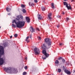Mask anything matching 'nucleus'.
Masks as SVG:
<instances>
[{
    "instance_id": "3c124183",
    "label": "nucleus",
    "mask_w": 75,
    "mask_h": 75,
    "mask_svg": "<svg viewBox=\"0 0 75 75\" xmlns=\"http://www.w3.org/2000/svg\"><path fill=\"white\" fill-rule=\"evenodd\" d=\"M63 68H64V66H63Z\"/></svg>"
},
{
    "instance_id": "72a5a7b5",
    "label": "nucleus",
    "mask_w": 75,
    "mask_h": 75,
    "mask_svg": "<svg viewBox=\"0 0 75 75\" xmlns=\"http://www.w3.org/2000/svg\"><path fill=\"white\" fill-rule=\"evenodd\" d=\"M57 18H60V17H61V16L59 15H58L57 16Z\"/></svg>"
},
{
    "instance_id": "6ab92c4d",
    "label": "nucleus",
    "mask_w": 75,
    "mask_h": 75,
    "mask_svg": "<svg viewBox=\"0 0 75 75\" xmlns=\"http://www.w3.org/2000/svg\"><path fill=\"white\" fill-rule=\"evenodd\" d=\"M51 6H52V8H54V4L53 3H52L51 4Z\"/></svg>"
},
{
    "instance_id": "ddd939ff",
    "label": "nucleus",
    "mask_w": 75,
    "mask_h": 75,
    "mask_svg": "<svg viewBox=\"0 0 75 75\" xmlns=\"http://www.w3.org/2000/svg\"><path fill=\"white\" fill-rule=\"evenodd\" d=\"M26 20L28 23H29L30 22V19L28 17H26Z\"/></svg>"
},
{
    "instance_id": "49530a36",
    "label": "nucleus",
    "mask_w": 75,
    "mask_h": 75,
    "mask_svg": "<svg viewBox=\"0 0 75 75\" xmlns=\"http://www.w3.org/2000/svg\"><path fill=\"white\" fill-rule=\"evenodd\" d=\"M62 14H64V12H63V13H62Z\"/></svg>"
},
{
    "instance_id": "9d476101",
    "label": "nucleus",
    "mask_w": 75,
    "mask_h": 75,
    "mask_svg": "<svg viewBox=\"0 0 75 75\" xmlns=\"http://www.w3.org/2000/svg\"><path fill=\"white\" fill-rule=\"evenodd\" d=\"M43 46H42V47L43 50H46V49H47V48H47V46H46V45H45V44H43Z\"/></svg>"
},
{
    "instance_id": "473e14b6",
    "label": "nucleus",
    "mask_w": 75,
    "mask_h": 75,
    "mask_svg": "<svg viewBox=\"0 0 75 75\" xmlns=\"http://www.w3.org/2000/svg\"><path fill=\"white\" fill-rule=\"evenodd\" d=\"M36 30H38V31L40 30V29L38 28H36Z\"/></svg>"
},
{
    "instance_id": "8fccbe9b",
    "label": "nucleus",
    "mask_w": 75,
    "mask_h": 75,
    "mask_svg": "<svg viewBox=\"0 0 75 75\" xmlns=\"http://www.w3.org/2000/svg\"><path fill=\"white\" fill-rule=\"evenodd\" d=\"M1 28V26H0V28Z\"/></svg>"
},
{
    "instance_id": "bb28decb",
    "label": "nucleus",
    "mask_w": 75,
    "mask_h": 75,
    "mask_svg": "<svg viewBox=\"0 0 75 75\" xmlns=\"http://www.w3.org/2000/svg\"><path fill=\"white\" fill-rule=\"evenodd\" d=\"M14 36L15 37V38H16V37H17V34H15L14 35Z\"/></svg>"
},
{
    "instance_id": "423d86ee",
    "label": "nucleus",
    "mask_w": 75,
    "mask_h": 75,
    "mask_svg": "<svg viewBox=\"0 0 75 75\" xmlns=\"http://www.w3.org/2000/svg\"><path fill=\"white\" fill-rule=\"evenodd\" d=\"M34 51L35 55H39L40 54V51L38 48H35L34 49Z\"/></svg>"
},
{
    "instance_id": "37998d69",
    "label": "nucleus",
    "mask_w": 75,
    "mask_h": 75,
    "mask_svg": "<svg viewBox=\"0 0 75 75\" xmlns=\"http://www.w3.org/2000/svg\"><path fill=\"white\" fill-rule=\"evenodd\" d=\"M30 42V40H28L27 41V42Z\"/></svg>"
},
{
    "instance_id": "f704fd0d",
    "label": "nucleus",
    "mask_w": 75,
    "mask_h": 75,
    "mask_svg": "<svg viewBox=\"0 0 75 75\" xmlns=\"http://www.w3.org/2000/svg\"><path fill=\"white\" fill-rule=\"evenodd\" d=\"M38 38L40 40H41V37H39Z\"/></svg>"
},
{
    "instance_id": "09e8293b",
    "label": "nucleus",
    "mask_w": 75,
    "mask_h": 75,
    "mask_svg": "<svg viewBox=\"0 0 75 75\" xmlns=\"http://www.w3.org/2000/svg\"><path fill=\"white\" fill-rule=\"evenodd\" d=\"M25 59H27V57H26V58H25Z\"/></svg>"
},
{
    "instance_id": "f257e3e1",
    "label": "nucleus",
    "mask_w": 75,
    "mask_h": 75,
    "mask_svg": "<svg viewBox=\"0 0 75 75\" xmlns=\"http://www.w3.org/2000/svg\"><path fill=\"white\" fill-rule=\"evenodd\" d=\"M4 54V48L2 46H0V65H2L6 62L5 57L1 58V55Z\"/></svg>"
},
{
    "instance_id": "a18cd8bd",
    "label": "nucleus",
    "mask_w": 75,
    "mask_h": 75,
    "mask_svg": "<svg viewBox=\"0 0 75 75\" xmlns=\"http://www.w3.org/2000/svg\"><path fill=\"white\" fill-rule=\"evenodd\" d=\"M71 1H74V0H71Z\"/></svg>"
},
{
    "instance_id": "c85d7f7f",
    "label": "nucleus",
    "mask_w": 75,
    "mask_h": 75,
    "mask_svg": "<svg viewBox=\"0 0 75 75\" xmlns=\"http://www.w3.org/2000/svg\"><path fill=\"white\" fill-rule=\"evenodd\" d=\"M69 20V18H66V21H68V20Z\"/></svg>"
},
{
    "instance_id": "7ed1b4c3",
    "label": "nucleus",
    "mask_w": 75,
    "mask_h": 75,
    "mask_svg": "<svg viewBox=\"0 0 75 75\" xmlns=\"http://www.w3.org/2000/svg\"><path fill=\"white\" fill-rule=\"evenodd\" d=\"M12 23L13 24L15 23L17 27L19 28H22L25 25V21H19L17 22L14 19L12 21Z\"/></svg>"
},
{
    "instance_id": "b1692460",
    "label": "nucleus",
    "mask_w": 75,
    "mask_h": 75,
    "mask_svg": "<svg viewBox=\"0 0 75 75\" xmlns=\"http://www.w3.org/2000/svg\"><path fill=\"white\" fill-rule=\"evenodd\" d=\"M58 71L59 72H61V69H58Z\"/></svg>"
},
{
    "instance_id": "c9c22d12",
    "label": "nucleus",
    "mask_w": 75,
    "mask_h": 75,
    "mask_svg": "<svg viewBox=\"0 0 75 75\" xmlns=\"http://www.w3.org/2000/svg\"><path fill=\"white\" fill-rule=\"evenodd\" d=\"M59 44H60V45H64V44L62 43H60Z\"/></svg>"
},
{
    "instance_id": "39448f33",
    "label": "nucleus",
    "mask_w": 75,
    "mask_h": 75,
    "mask_svg": "<svg viewBox=\"0 0 75 75\" xmlns=\"http://www.w3.org/2000/svg\"><path fill=\"white\" fill-rule=\"evenodd\" d=\"M64 6H66V7H67L68 10H72V8H71V7L69 4H67V3L66 2H64Z\"/></svg>"
},
{
    "instance_id": "a19ab883",
    "label": "nucleus",
    "mask_w": 75,
    "mask_h": 75,
    "mask_svg": "<svg viewBox=\"0 0 75 75\" xmlns=\"http://www.w3.org/2000/svg\"><path fill=\"white\" fill-rule=\"evenodd\" d=\"M13 36L12 35H11L10 37V38H11Z\"/></svg>"
},
{
    "instance_id": "20e7f679",
    "label": "nucleus",
    "mask_w": 75,
    "mask_h": 75,
    "mask_svg": "<svg viewBox=\"0 0 75 75\" xmlns=\"http://www.w3.org/2000/svg\"><path fill=\"white\" fill-rule=\"evenodd\" d=\"M45 42L47 44V48H50L51 46V39L49 38H46L45 39Z\"/></svg>"
},
{
    "instance_id": "79ce46f5",
    "label": "nucleus",
    "mask_w": 75,
    "mask_h": 75,
    "mask_svg": "<svg viewBox=\"0 0 75 75\" xmlns=\"http://www.w3.org/2000/svg\"><path fill=\"white\" fill-rule=\"evenodd\" d=\"M8 16H10V13H8Z\"/></svg>"
},
{
    "instance_id": "a878e982",
    "label": "nucleus",
    "mask_w": 75,
    "mask_h": 75,
    "mask_svg": "<svg viewBox=\"0 0 75 75\" xmlns=\"http://www.w3.org/2000/svg\"><path fill=\"white\" fill-rule=\"evenodd\" d=\"M28 38H29V37L28 36L26 38V39H25L26 41H27V40H28Z\"/></svg>"
},
{
    "instance_id": "58836bf2",
    "label": "nucleus",
    "mask_w": 75,
    "mask_h": 75,
    "mask_svg": "<svg viewBox=\"0 0 75 75\" xmlns=\"http://www.w3.org/2000/svg\"><path fill=\"white\" fill-rule=\"evenodd\" d=\"M57 28H59V25H57Z\"/></svg>"
},
{
    "instance_id": "4be33fe9",
    "label": "nucleus",
    "mask_w": 75,
    "mask_h": 75,
    "mask_svg": "<svg viewBox=\"0 0 75 75\" xmlns=\"http://www.w3.org/2000/svg\"><path fill=\"white\" fill-rule=\"evenodd\" d=\"M22 8H24L25 7V5L22 4L21 6Z\"/></svg>"
},
{
    "instance_id": "f3484780",
    "label": "nucleus",
    "mask_w": 75,
    "mask_h": 75,
    "mask_svg": "<svg viewBox=\"0 0 75 75\" xmlns=\"http://www.w3.org/2000/svg\"><path fill=\"white\" fill-rule=\"evenodd\" d=\"M29 4L30 6H33L34 5L33 4H32V3H29Z\"/></svg>"
},
{
    "instance_id": "aec40b11",
    "label": "nucleus",
    "mask_w": 75,
    "mask_h": 75,
    "mask_svg": "<svg viewBox=\"0 0 75 75\" xmlns=\"http://www.w3.org/2000/svg\"><path fill=\"white\" fill-rule=\"evenodd\" d=\"M23 12L24 13H25L26 12V10H25V9H23Z\"/></svg>"
},
{
    "instance_id": "393cba45",
    "label": "nucleus",
    "mask_w": 75,
    "mask_h": 75,
    "mask_svg": "<svg viewBox=\"0 0 75 75\" xmlns=\"http://www.w3.org/2000/svg\"><path fill=\"white\" fill-rule=\"evenodd\" d=\"M66 65H69V62H66Z\"/></svg>"
},
{
    "instance_id": "cd10ccee",
    "label": "nucleus",
    "mask_w": 75,
    "mask_h": 75,
    "mask_svg": "<svg viewBox=\"0 0 75 75\" xmlns=\"http://www.w3.org/2000/svg\"><path fill=\"white\" fill-rule=\"evenodd\" d=\"M25 74H26V72H24L23 73V75H25Z\"/></svg>"
},
{
    "instance_id": "1a4fd4ad",
    "label": "nucleus",
    "mask_w": 75,
    "mask_h": 75,
    "mask_svg": "<svg viewBox=\"0 0 75 75\" xmlns=\"http://www.w3.org/2000/svg\"><path fill=\"white\" fill-rule=\"evenodd\" d=\"M64 71L65 73H66L67 74H68V75H70V74H71V72L67 69H65Z\"/></svg>"
},
{
    "instance_id": "2f4dec72",
    "label": "nucleus",
    "mask_w": 75,
    "mask_h": 75,
    "mask_svg": "<svg viewBox=\"0 0 75 75\" xmlns=\"http://www.w3.org/2000/svg\"><path fill=\"white\" fill-rule=\"evenodd\" d=\"M24 68L25 69H27V66H25L24 67Z\"/></svg>"
},
{
    "instance_id": "9b49d317",
    "label": "nucleus",
    "mask_w": 75,
    "mask_h": 75,
    "mask_svg": "<svg viewBox=\"0 0 75 75\" xmlns=\"http://www.w3.org/2000/svg\"><path fill=\"white\" fill-rule=\"evenodd\" d=\"M30 30L31 32H32V33H33V32H34V29L33 28L32 26H31L30 27Z\"/></svg>"
},
{
    "instance_id": "2eb2a0df",
    "label": "nucleus",
    "mask_w": 75,
    "mask_h": 75,
    "mask_svg": "<svg viewBox=\"0 0 75 75\" xmlns=\"http://www.w3.org/2000/svg\"><path fill=\"white\" fill-rule=\"evenodd\" d=\"M41 9L42 11H45L46 10L45 7L44 6H42Z\"/></svg>"
},
{
    "instance_id": "f8f14e48",
    "label": "nucleus",
    "mask_w": 75,
    "mask_h": 75,
    "mask_svg": "<svg viewBox=\"0 0 75 75\" xmlns=\"http://www.w3.org/2000/svg\"><path fill=\"white\" fill-rule=\"evenodd\" d=\"M51 15H52V13H49L48 15V17L49 18V19L50 20H51Z\"/></svg>"
},
{
    "instance_id": "dca6fc26",
    "label": "nucleus",
    "mask_w": 75,
    "mask_h": 75,
    "mask_svg": "<svg viewBox=\"0 0 75 75\" xmlns=\"http://www.w3.org/2000/svg\"><path fill=\"white\" fill-rule=\"evenodd\" d=\"M42 17L41 16V15H38V19L39 20H41L42 19Z\"/></svg>"
},
{
    "instance_id": "6e6552de",
    "label": "nucleus",
    "mask_w": 75,
    "mask_h": 75,
    "mask_svg": "<svg viewBox=\"0 0 75 75\" xmlns=\"http://www.w3.org/2000/svg\"><path fill=\"white\" fill-rule=\"evenodd\" d=\"M42 53L43 54H44L46 56V57H47L48 56V54L46 52V51L45 50H43L42 51Z\"/></svg>"
},
{
    "instance_id": "a211bd4d",
    "label": "nucleus",
    "mask_w": 75,
    "mask_h": 75,
    "mask_svg": "<svg viewBox=\"0 0 75 75\" xmlns=\"http://www.w3.org/2000/svg\"><path fill=\"white\" fill-rule=\"evenodd\" d=\"M12 27L13 28H16V25H15L13 24H12Z\"/></svg>"
},
{
    "instance_id": "0eeeda50",
    "label": "nucleus",
    "mask_w": 75,
    "mask_h": 75,
    "mask_svg": "<svg viewBox=\"0 0 75 75\" xmlns=\"http://www.w3.org/2000/svg\"><path fill=\"white\" fill-rule=\"evenodd\" d=\"M16 17L17 18H16V20L17 21H20V18H21V19H23V16L21 15H18V16H17Z\"/></svg>"
},
{
    "instance_id": "5701e85b",
    "label": "nucleus",
    "mask_w": 75,
    "mask_h": 75,
    "mask_svg": "<svg viewBox=\"0 0 75 75\" xmlns=\"http://www.w3.org/2000/svg\"><path fill=\"white\" fill-rule=\"evenodd\" d=\"M47 57H44V56H42V59H46V58H47Z\"/></svg>"
},
{
    "instance_id": "4c0bfd02",
    "label": "nucleus",
    "mask_w": 75,
    "mask_h": 75,
    "mask_svg": "<svg viewBox=\"0 0 75 75\" xmlns=\"http://www.w3.org/2000/svg\"><path fill=\"white\" fill-rule=\"evenodd\" d=\"M4 46L5 47H6V46H7V45H6V44H4Z\"/></svg>"
},
{
    "instance_id": "412c9836",
    "label": "nucleus",
    "mask_w": 75,
    "mask_h": 75,
    "mask_svg": "<svg viewBox=\"0 0 75 75\" xmlns=\"http://www.w3.org/2000/svg\"><path fill=\"white\" fill-rule=\"evenodd\" d=\"M55 63L56 64H58V63H59V61H58V60H57L55 61Z\"/></svg>"
},
{
    "instance_id": "ea45409f",
    "label": "nucleus",
    "mask_w": 75,
    "mask_h": 75,
    "mask_svg": "<svg viewBox=\"0 0 75 75\" xmlns=\"http://www.w3.org/2000/svg\"><path fill=\"white\" fill-rule=\"evenodd\" d=\"M32 37V36L31 35L30 36V38H31V39Z\"/></svg>"
},
{
    "instance_id": "e433bc0d",
    "label": "nucleus",
    "mask_w": 75,
    "mask_h": 75,
    "mask_svg": "<svg viewBox=\"0 0 75 75\" xmlns=\"http://www.w3.org/2000/svg\"><path fill=\"white\" fill-rule=\"evenodd\" d=\"M61 59V57H59L58 59L59 60H60V59Z\"/></svg>"
},
{
    "instance_id": "7c9ffc66",
    "label": "nucleus",
    "mask_w": 75,
    "mask_h": 75,
    "mask_svg": "<svg viewBox=\"0 0 75 75\" xmlns=\"http://www.w3.org/2000/svg\"><path fill=\"white\" fill-rule=\"evenodd\" d=\"M62 62H63V63L65 62V60L64 59H62Z\"/></svg>"
},
{
    "instance_id": "de8ad7c7",
    "label": "nucleus",
    "mask_w": 75,
    "mask_h": 75,
    "mask_svg": "<svg viewBox=\"0 0 75 75\" xmlns=\"http://www.w3.org/2000/svg\"><path fill=\"white\" fill-rule=\"evenodd\" d=\"M64 1H67V0H64Z\"/></svg>"
},
{
    "instance_id": "c03bdc74",
    "label": "nucleus",
    "mask_w": 75,
    "mask_h": 75,
    "mask_svg": "<svg viewBox=\"0 0 75 75\" xmlns=\"http://www.w3.org/2000/svg\"><path fill=\"white\" fill-rule=\"evenodd\" d=\"M74 72H75V70H73V73H74Z\"/></svg>"
},
{
    "instance_id": "c756f323",
    "label": "nucleus",
    "mask_w": 75,
    "mask_h": 75,
    "mask_svg": "<svg viewBox=\"0 0 75 75\" xmlns=\"http://www.w3.org/2000/svg\"><path fill=\"white\" fill-rule=\"evenodd\" d=\"M34 1L35 2V3H37L38 2V1L37 0H34Z\"/></svg>"
},
{
    "instance_id": "4468645a",
    "label": "nucleus",
    "mask_w": 75,
    "mask_h": 75,
    "mask_svg": "<svg viewBox=\"0 0 75 75\" xmlns=\"http://www.w3.org/2000/svg\"><path fill=\"white\" fill-rule=\"evenodd\" d=\"M6 10L8 12H10V11H11V9L10 8H8V7H7L6 8Z\"/></svg>"
},
{
    "instance_id": "f03ea898",
    "label": "nucleus",
    "mask_w": 75,
    "mask_h": 75,
    "mask_svg": "<svg viewBox=\"0 0 75 75\" xmlns=\"http://www.w3.org/2000/svg\"><path fill=\"white\" fill-rule=\"evenodd\" d=\"M4 70L6 71V73L8 74H16L18 72V71L17 69H12L10 67H4Z\"/></svg>"
}]
</instances>
